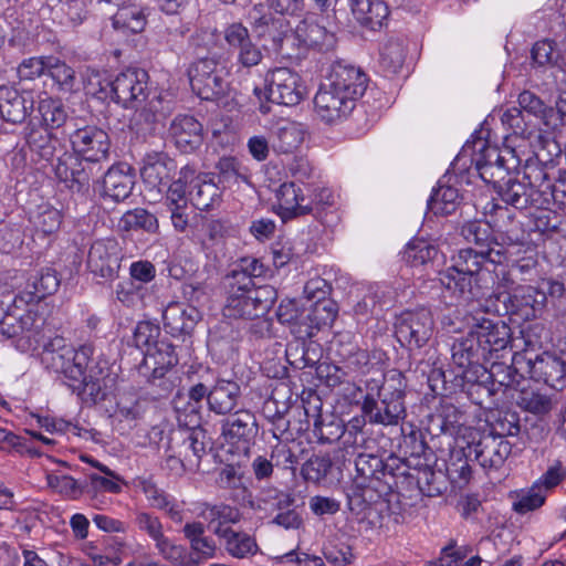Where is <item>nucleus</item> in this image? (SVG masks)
<instances>
[{
    "label": "nucleus",
    "mask_w": 566,
    "mask_h": 566,
    "mask_svg": "<svg viewBox=\"0 0 566 566\" xmlns=\"http://www.w3.org/2000/svg\"><path fill=\"white\" fill-rule=\"evenodd\" d=\"M223 40L234 51L237 64L244 69L259 65L263 60L261 48L252 41L249 29L242 22L227 24L222 31Z\"/></svg>",
    "instance_id": "cd10ccee"
},
{
    "label": "nucleus",
    "mask_w": 566,
    "mask_h": 566,
    "mask_svg": "<svg viewBox=\"0 0 566 566\" xmlns=\"http://www.w3.org/2000/svg\"><path fill=\"white\" fill-rule=\"evenodd\" d=\"M277 321L290 327L297 339L312 338L308 310L300 308L295 300H283L276 311Z\"/></svg>",
    "instance_id": "a18cd8bd"
},
{
    "label": "nucleus",
    "mask_w": 566,
    "mask_h": 566,
    "mask_svg": "<svg viewBox=\"0 0 566 566\" xmlns=\"http://www.w3.org/2000/svg\"><path fill=\"white\" fill-rule=\"evenodd\" d=\"M484 209L485 214L490 216L493 227L503 233L511 243H520L525 240V234L521 230L513 210L506 206H501L495 200L488 202Z\"/></svg>",
    "instance_id": "de8ad7c7"
},
{
    "label": "nucleus",
    "mask_w": 566,
    "mask_h": 566,
    "mask_svg": "<svg viewBox=\"0 0 566 566\" xmlns=\"http://www.w3.org/2000/svg\"><path fill=\"white\" fill-rule=\"evenodd\" d=\"M34 106L30 91H19L14 86H0V117L10 124H21L31 114Z\"/></svg>",
    "instance_id": "58836bf2"
},
{
    "label": "nucleus",
    "mask_w": 566,
    "mask_h": 566,
    "mask_svg": "<svg viewBox=\"0 0 566 566\" xmlns=\"http://www.w3.org/2000/svg\"><path fill=\"white\" fill-rule=\"evenodd\" d=\"M222 188L214 178L198 179L189 190V200L193 207L201 211H209L220 206L222 201Z\"/></svg>",
    "instance_id": "864d4df0"
},
{
    "label": "nucleus",
    "mask_w": 566,
    "mask_h": 566,
    "mask_svg": "<svg viewBox=\"0 0 566 566\" xmlns=\"http://www.w3.org/2000/svg\"><path fill=\"white\" fill-rule=\"evenodd\" d=\"M168 132L176 148L184 154L196 151L203 143V126L193 115H176Z\"/></svg>",
    "instance_id": "e433bc0d"
},
{
    "label": "nucleus",
    "mask_w": 566,
    "mask_h": 566,
    "mask_svg": "<svg viewBox=\"0 0 566 566\" xmlns=\"http://www.w3.org/2000/svg\"><path fill=\"white\" fill-rule=\"evenodd\" d=\"M467 449L474 455V460L485 471L499 470L503 467L512 452V444L503 437L486 433H479L468 443Z\"/></svg>",
    "instance_id": "a878e982"
},
{
    "label": "nucleus",
    "mask_w": 566,
    "mask_h": 566,
    "mask_svg": "<svg viewBox=\"0 0 566 566\" xmlns=\"http://www.w3.org/2000/svg\"><path fill=\"white\" fill-rule=\"evenodd\" d=\"M52 12L63 25L77 27L86 18L85 0H59Z\"/></svg>",
    "instance_id": "69168bd1"
},
{
    "label": "nucleus",
    "mask_w": 566,
    "mask_h": 566,
    "mask_svg": "<svg viewBox=\"0 0 566 566\" xmlns=\"http://www.w3.org/2000/svg\"><path fill=\"white\" fill-rule=\"evenodd\" d=\"M525 369V355L515 353L510 365L501 361H493L491 367L484 366V373L480 374L488 379L490 385H494L495 394L509 390H517L521 385L526 382L522 370Z\"/></svg>",
    "instance_id": "473e14b6"
},
{
    "label": "nucleus",
    "mask_w": 566,
    "mask_h": 566,
    "mask_svg": "<svg viewBox=\"0 0 566 566\" xmlns=\"http://www.w3.org/2000/svg\"><path fill=\"white\" fill-rule=\"evenodd\" d=\"M303 132L293 122L277 125L273 133L272 147L281 154H290L302 145Z\"/></svg>",
    "instance_id": "e2e57ef3"
},
{
    "label": "nucleus",
    "mask_w": 566,
    "mask_h": 566,
    "mask_svg": "<svg viewBox=\"0 0 566 566\" xmlns=\"http://www.w3.org/2000/svg\"><path fill=\"white\" fill-rule=\"evenodd\" d=\"M464 256H467L464 262L460 259L459 261L465 272H461L457 277H448V282L442 285L457 301L469 303L484 297L492 289H494L492 294L510 293L509 291L513 289L515 281L511 271L504 265L506 261L504 250L500 262H492V258L483 262L482 254L471 252L465 253Z\"/></svg>",
    "instance_id": "20e7f679"
},
{
    "label": "nucleus",
    "mask_w": 566,
    "mask_h": 566,
    "mask_svg": "<svg viewBox=\"0 0 566 566\" xmlns=\"http://www.w3.org/2000/svg\"><path fill=\"white\" fill-rule=\"evenodd\" d=\"M467 321L490 359L497 357V353L506 349L512 342L511 327L503 321H493L480 313L469 315Z\"/></svg>",
    "instance_id": "5701e85b"
},
{
    "label": "nucleus",
    "mask_w": 566,
    "mask_h": 566,
    "mask_svg": "<svg viewBox=\"0 0 566 566\" xmlns=\"http://www.w3.org/2000/svg\"><path fill=\"white\" fill-rule=\"evenodd\" d=\"M266 270L254 256H242L232 264L221 279L224 317L254 321L269 314L277 300V291L270 284L255 283Z\"/></svg>",
    "instance_id": "f03ea898"
},
{
    "label": "nucleus",
    "mask_w": 566,
    "mask_h": 566,
    "mask_svg": "<svg viewBox=\"0 0 566 566\" xmlns=\"http://www.w3.org/2000/svg\"><path fill=\"white\" fill-rule=\"evenodd\" d=\"M460 234L467 242L473 243L476 249H460L452 255L451 265L440 273V282L442 285L448 282V277H457L461 275V272H465V269L460 263L459 259L464 262L467 258L464 255L468 252H471L472 254H482L484 256L483 262L490 258H492V262H500V259L502 258V251L504 249L499 244L497 239L493 233V226L491 222H483L481 220L468 221L461 227Z\"/></svg>",
    "instance_id": "9d476101"
},
{
    "label": "nucleus",
    "mask_w": 566,
    "mask_h": 566,
    "mask_svg": "<svg viewBox=\"0 0 566 566\" xmlns=\"http://www.w3.org/2000/svg\"><path fill=\"white\" fill-rule=\"evenodd\" d=\"M304 406V413L307 423L313 420V436L319 443H333L345 436V426L340 420L332 419L326 422L319 413L322 402L319 397L315 396L313 401H307Z\"/></svg>",
    "instance_id": "a19ab883"
},
{
    "label": "nucleus",
    "mask_w": 566,
    "mask_h": 566,
    "mask_svg": "<svg viewBox=\"0 0 566 566\" xmlns=\"http://www.w3.org/2000/svg\"><path fill=\"white\" fill-rule=\"evenodd\" d=\"M249 22L255 38L263 43L264 48L292 57L293 50H290L292 27L286 18L264 11L262 4H256L249 13Z\"/></svg>",
    "instance_id": "ddd939ff"
},
{
    "label": "nucleus",
    "mask_w": 566,
    "mask_h": 566,
    "mask_svg": "<svg viewBox=\"0 0 566 566\" xmlns=\"http://www.w3.org/2000/svg\"><path fill=\"white\" fill-rule=\"evenodd\" d=\"M334 35L316 22L301 21L292 30L290 50L292 57H302L310 49L326 51L332 45Z\"/></svg>",
    "instance_id": "72a5a7b5"
},
{
    "label": "nucleus",
    "mask_w": 566,
    "mask_h": 566,
    "mask_svg": "<svg viewBox=\"0 0 566 566\" xmlns=\"http://www.w3.org/2000/svg\"><path fill=\"white\" fill-rule=\"evenodd\" d=\"M450 376H453L452 385L449 387L451 391H454V394L464 392L474 405L482 407L486 399L496 395L494 385H490L480 373L476 374L478 377H470L469 374H455L452 370Z\"/></svg>",
    "instance_id": "37998d69"
},
{
    "label": "nucleus",
    "mask_w": 566,
    "mask_h": 566,
    "mask_svg": "<svg viewBox=\"0 0 566 566\" xmlns=\"http://www.w3.org/2000/svg\"><path fill=\"white\" fill-rule=\"evenodd\" d=\"M434 321L427 307L406 310L396 317L395 335L409 352L422 348L433 335Z\"/></svg>",
    "instance_id": "2eb2a0df"
},
{
    "label": "nucleus",
    "mask_w": 566,
    "mask_h": 566,
    "mask_svg": "<svg viewBox=\"0 0 566 566\" xmlns=\"http://www.w3.org/2000/svg\"><path fill=\"white\" fill-rule=\"evenodd\" d=\"M553 146L556 150L554 158L551 157L552 150L545 154L544 149H541L527 158L523 167L524 182L527 187L533 188V192L541 195L545 206H547L548 197H553V192L548 190L559 169L557 166L564 157L555 143H553Z\"/></svg>",
    "instance_id": "f3484780"
},
{
    "label": "nucleus",
    "mask_w": 566,
    "mask_h": 566,
    "mask_svg": "<svg viewBox=\"0 0 566 566\" xmlns=\"http://www.w3.org/2000/svg\"><path fill=\"white\" fill-rule=\"evenodd\" d=\"M258 432L256 417L248 409L235 410L221 422L224 441L239 454L247 455L250 452Z\"/></svg>",
    "instance_id": "aec40b11"
},
{
    "label": "nucleus",
    "mask_w": 566,
    "mask_h": 566,
    "mask_svg": "<svg viewBox=\"0 0 566 566\" xmlns=\"http://www.w3.org/2000/svg\"><path fill=\"white\" fill-rule=\"evenodd\" d=\"M306 193L294 182H283L275 192L276 213L283 222L305 216H312L321 223L326 222V210L334 206L333 191L327 187H321L318 180Z\"/></svg>",
    "instance_id": "423d86ee"
},
{
    "label": "nucleus",
    "mask_w": 566,
    "mask_h": 566,
    "mask_svg": "<svg viewBox=\"0 0 566 566\" xmlns=\"http://www.w3.org/2000/svg\"><path fill=\"white\" fill-rule=\"evenodd\" d=\"M407 472L401 476V492L417 488L423 495L432 497L441 495L447 490L446 475L441 471H434L424 460L412 463L405 460Z\"/></svg>",
    "instance_id": "393cba45"
},
{
    "label": "nucleus",
    "mask_w": 566,
    "mask_h": 566,
    "mask_svg": "<svg viewBox=\"0 0 566 566\" xmlns=\"http://www.w3.org/2000/svg\"><path fill=\"white\" fill-rule=\"evenodd\" d=\"M210 387L203 382H197L188 389V405L184 412L178 413V422L184 426H196L200 423V410L203 400L209 405Z\"/></svg>",
    "instance_id": "052dcab7"
},
{
    "label": "nucleus",
    "mask_w": 566,
    "mask_h": 566,
    "mask_svg": "<svg viewBox=\"0 0 566 566\" xmlns=\"http://www.w3.org/2000/svg\"><path fill=\"white\" fill-rule=\"evenodd\" d=\"M178 364V355L175 346L166 339H161L156 346L144 352V359L138 367V373L175 369Z\"/></svg>",
    "instance_id": "3c124183"
},
{
    "label": "nucleus",
    "mask_w": 566,
    "mask_h": 566,
    "mask_svg": "<svg viewBox=\"0 0 566 566\" xmlns=\"http://www.w3.org/2000/svg\"><path fill=\"white\" fill-rule=\"evenodd\" d=\"M546 296L533 286H518L512 293L496 292L486 300V312L509 316L514 323H524L537 317Z\"/></svg>",
    "instance_id": "9b49d317"
},
{
    "label": "nucleus",
    "mask_w": 566,
    "mask_h": 566,
    "mask_svg": "<svg viewBox=\"0 0 566 566\" xmlns=\"http://www.w3.org/2000/svg\"><path fill=\"white\" fill-rule=\"evenodd\" d=\"M461 416L462 413L457 407L453 405H447L442 406V411L440 413L431 415L429 417L426 432L431 436V442L433 446H430L427 442L426 433L421 428L417 427L412 422H402V447L405 448V453L409 454V458L401 459L411 460L412 463H416L418 459L421 460V458L428 461V451L432 454V448H437L434 440L439 438L440 434L447 436V438L451 440L454 424L459 423Z\"/></svg>",
    "instance_id": "1a4fd4ad"
},
{
    "label": "nucleus",
    "mask_w": 566,
    "mask_h": 566,
    "mask_svg": "<svg viewBox=\"0 0 566 566\" xmlns=\"http://www.w3.org/2000/svg\"><path fill=\"white\" fill-rule=\"evenodd\" d=\"M490 431L488 433L499 437H516L521 432V419L518 412L511 409L492 410L486 419Z\"/></svg>",
    "instance_id": "680f3d73"
},
{
    "label": "nucleus",
    "mask_w": 566,
    "mask_h": 566,
    "mask_svg": "<svg viewBox=\"0 0 566 566\" xmlns=\"http://www.w3.org/2000/svg\"><path fill=\"white\" fill-rule=\"evenodd\" d=\"M525 370L535 381H543L555 390L566 387V361L556 354L544 352L535 358L525 356Z\"/></svg>",
    "instance_id": "c756f323"
},
{
    "label": "nucleus",
    "mask_w": 566,
    "mask_h": 566,
    "mask_svg": "<svg viewBox=\"0 0 566 566\" xmlns=\"http://www.w3.org/2000/svg\"><path fill=\"white\" fill-rule=\"evenodd\" d=\"M352 12L355 20L370 31L380 30L389 15L388 6L382 0H353Z\"/></svg>",
    "instance_id": "09e8293b"
},
{
    "label": "nucleus",
    "mask_w": 566,
    "mask_h": 566,
    "mask_svg": "<svg viewBox=\"0 0 566 566\" xmlns=\"http://www.w3.org/2000/svg\"><path fill=\"white\" fill-rule=\"evenodd\" d=\"M201 319L198 308L186 302H170L163 311V324L172 337L191 335Z\"/></svg>",
    "instance_id": "4c0bfd02"
},
{
    "label": "nucleus",
    "mask_w": 566,
    "mask_h": 566,
    "mask_svg": "<svg viewBox=\"0 0 566 566\" xmlns=\"http://www.w3.org/2000/svg\"><path fill=\"white\" fill-rule=\"evenodd\" d=\"M118 228L123 232H143L148 235L159 234V221L155 213L145 208L127 210L119 219Z\"/></svg>",
    "instance_id": "6e6d98bb"
},
{
    "label": "nucleus",
    "mask_w": 566,
    "mask_h": 566,
    "mask_svg": "<svg viewBox=\"0 0 566 566\" xmlns=\"http://www.w3.org/2000/svg\"><path fill=\"white\" fill-rule=\"evenodd\" d=\"M516 391V405L524 411L536 416H545L553 409L552 396L533 386L527 379Z\"/></svg>",
    "instance_id": "603ef678"
},
{
    "label": "nucleus",
    "mask_w": 566,
    "mask_h": 566,
    "mask_svg": "<svg viewBox=\"0 0 566 566\" xmlns=\"http://www.w3.org/2000/svg\"><path fill=\"white\" fill-rule=\"evenodd\" d=\"M472 453L467 447L452 448L446 465V475L451 484L462 489L467 486L472 478L470 459Z\"/></svg>",
    "instance_id": "5fc2aeb1"
},
{
    "label": "nucleus",
    "mask_w": 566,
    "mask_h": 566,
    "mask_svg": "<svg viewBox=\"0 0 566 566\" xmlns=\"http://www.w3.org/2000/svg\"><path fill=\"white\" fill-rule=\"evenodd\" d=\"M483 134V128L475 130L462 147V155H469L481 179L485 184H491L509 175L511 167L506 165V159L499 147L491 144L490 132L488 130L485 136Z\"/></svg>",
    "instance_id": "f8f14e48"
},
{
    "label": "nucleus",
    "mask_w": 566,
    "mask_h": 566,
    "mask_svg": "<svg viewBox=\"0 0 566 566\" xmlns=\"http://www.w3.org/2000/svg\"><path fill=\"white\" fill-rule=\"evenodd\" d=\"M460 200L457 188L439 182L428 199L427 208L434 216H450L458 209Z\"/></svg>",
    "instance_id": "bf43d9fd"
},
{
    "label": "nucleus",
    "mask_w": 566,
    "mask_h": 566,
    "mask_svg": "<svg viewBox=\"0 0 566 566\" xmlns=\"http://www.w3.org/2000/svg\"><path fill=\"white\" fill-rule=\"evenodd\" d=\"M241 398L240 385L231 379L218 378L210 387L209 410L219 416L233 412Z\"/></svg>",
    "instance_id": "c03bdc74"
},
{
    "label": "nucleus",
    "mask_w": 566,
    "mask_h": 566,
    "mask_svg": "<svg viewBox=\"0 0 566 566\" xmlns=\"http://www.w3.org/2000/svg\"><path fill=\"white\" fill-rule=\"evenodd\" d=\"M38 109L44 124L43 127H48L49 130L57 129L66 123L67 112L59 98L41 99Z\"/></svg>",
    "instance_id": "774afa93"
},
{
    "label": "nucleus",
    "mask_w": 566,
    "mask_h": 566,
    "mask_svg": "<svg viewBox=\"0 0 566 566\" xmlns=\"http://www.w3.org/2000/svg\"><path fill=\"white\" fill-rule=\"evenodd\" d=\"M479 337L470 329L467 335L454 339L451 346L452 370L455 374H469L470 377L484 373V366L490 363Z\"/></svg>",
    "instance_id": "412c9836"
},
{
    "label": "nucleus",
    "mask_w": 566,
    "mask_h": 566,
    "mask_svg": "<svg viewBox=\"0 0 566 566\" xmlns=\"http://www.w3.org/2000/svg\"><path fill=\"white\" fill-rule=\"evenodd\" d=\"M135 175L129 165L117 163L112 165L103 175L99 195L104 200L113 202L125 201L134 189Z\"/></svg>",
    "instance_id": "c9c22d12"
},
{
    "label": "nucleus",
    "mask_w": 566,
    "mask_h": 566,
    "mask_svg": "<svg viewBox=\"0 0 566 566\" xmlns=\"http://www.w3.org/2000/svg\"><path fill=\"white\" fill-rule=\"evenodd\" d=\"M177 163L165 151H147L142 158L140 177L151 189L163 191L177 174Z\"/></svg>",
    "instance_id": "2f4dec72"
},
{
    "label": "nucleus",
    "mask_w": 566,
    "mask_h": 566,
    "mask_svg": "<svg viewBox=\"0 0 566 566\" xmlns=\"http://www.w3.org/2000/svg\"><path fill=\"white\" fill-rule=\"evenodd\" d=\"M102 169L87 163L70 150H64L57 156L54 166L56 179L72 193L87 197L91 189V181L99 175Z\"/></svg>",
    "instance_id": "dca6fc26"
},
{
    "label": "nucleus",
    "mask_w": 566,
    "mask_h": 566,
    "mask_svg": "<svg viewBox=\"0 0 566 566\" xmlns=\"http://www.w3.org/2000/svg\"><path fill=\"white\" fill-rule=\"evenodd\" d=\"M356 475L347 488L346 497L349 510L363 514L380 499L401 493V476L408 465L400 457L358 451L353 447Z\"/></svg>",
    "instance_id": "7ed1b4c3"
},
{
    "label": "nucleus",
    "mask_w": 566,
    "mask_h": 566,
    "mask_svg": "<svg viewBox=\"0 0 566 566\" xmlns=\"http://www.w3.org/2000/svg\"><path fill=\"white\" fill-rule=\"evenodd\" d=\"M120 261V249L115 239L96 240L88 251L87 268L95 276L113 281L118 276Z\"/></svg>",
    "instance_id": "c85d7f7f"
},
{
    "label": "nucleus",
    "mask_w": 566,
    "mask_h": 566,
    "mask_svg": "<svg viewBox=\"0 0 566 566\" xmlns=\"http://www.w3.org/2000/svg\"><path fill=\"white\" fill-rule=\"evenodd\" d=\"M85 90L87 96L104 104L113 102L125 109L140 107L151 94L149 75L138 67H128L114 77L91 78Z\"/></svg>",
    "instance_id": "39448f33"
},
{
    "label": "nucleus",
    "mask_w": 566,
    "mask_h": 566,
    "mask_svg": "<svg viewBox=\"0 0 566 566\" xmlns=\"http://www.w3.org/2000/svg\"><path fill=\"white\" fill-rule=\"evenodd\" d=\"M361 416L373 426H397L405 419L406 392L400 387L386 385L382 379H368L365 384Z\"/></svg>",
    "instance_id": "0eeeda50"
},
{
    "label": "nucleus",
    "mask_w": 566,
    "mask_h": 566,
    "mask_svg": "<svg viewBox=\"0 0 566 566\" xmlns=\"http://www.w3.org/2000/svg\"><path fill=\"white\" fill-rule=\"evenodd\" d=\"M356 104V102L338 92L328 83L321 84L314 97L316 115L329 125L346 119L355 111Z\"/></svg>",
    "instance_id": "bb28decb"
},
{
    "label": "nucleus",
    "mask_w": 566,
    "mask_h": 566,
    "mask_svg": "<svg viewBox=\"0 0 566 566\" xmlns=\"http://www.w3.org/2000/svg\"><path fill=\"white\" fill-rule=\"evenodd\" d=\"M27 145L38 159L52 161L62 151L66 150L62 140L49 130L48 127L32 126L25 135Z\"/></svg>",
    "instance_id": "79ce46f5"
},
{
    "label": "nucleus",
    "mask_w": 566,
    "mask_h": 566,
    "mask_svg": "<svg viewBox=\"0 0 566 566\" xmlns=\"http://www.w3.org/2000/svg\"><path fill=\"white\" fill-rule=\"evenodd\" d=\"M69 139L71 153L103 170L111 154V138L105 129L96 125H85L71 133Z\"/></svg>",
    "instance_id": "a211bd4d"
},
{
    "label": "nucleus",
    "mask_w": 566,
    "mask_h": 566,
    "mask_svg": "<svg viewBox=\"0 0 566 566\" xmlns=\"http://www.w3.org/2000/svg\"><path fill=\"white\" fill-rule=\"evenodd\" d=\"M227 60L218 52L198 56L187 67L192 92L202 101L222 103L230 92Z\"/></svg>",
    "instance_id": "6e6552de"
},
{
    "label": "nucleus",
    "mask_w": 566,
    "mask_h": 566,
    "mask_svg": "<svg viewBox=\"0 0 566 566\" xmlns=\"http://www.w3.org/2000/svg\"><path fill=\"white\" fill-rule=\"evenodd\" d=\"M287 170L295 186L302 185L304 191H310L319 180V174L308 158L295 156L287 165Z\"/></svg>",
    "instance_id": "0e129e2a"
},
{
    "label": "nucleus",
    "mask_w": 566,
    "mask_h": 566,
    "mask_svg": "<svg viewBox=\"0 0 566 566\" xmlns=\"http://www.w3.org/2000/svg\"><path fill=\"white\" fill-rule=\"evenodd\" d=\"M46 74L64 93H72L76 86V75L72 66L54 56H48Z\"/></svg>",
    "instance_id": "338daca9"
},
{
    "label": "nucleus",
    "mask_w": 566,
    "mask_h": 566,
    "mask_svg": "<svg viewBox=\"0 0 566 566\" xmlns=\"http://www.w3.org/2000/svg\"><path fill=\"white\" fill-rule=\"evenodd\" d=\"M265 81L266 99L279 105L295 106L307 94L302 77L289 67L274 69Z\"/></svg>",
    "instance_id": "6ab92c4d"
},
{
    "label": "nucleus",
    "mask_w": 566,
    "mask_h": 566,
    "mask_svg": "<svg viewBox=\"0 0 566 566\" xmlns=\"http://www.w3.org/2000/svg\"><path fill=\"white\" fill-rule=\"evenodd\" d=\"M132 524L138 533L154 542L158 554L166 560L181 566H191L193 564L188 549L184 545L175 544L166 536L164 523L155 512L135 510L132 514Z\"/></svg>",
    "instance_id": "4468645a"
},
{
    "label": "nucleus",
    "mask_w": 566,
    "mask_h": 566,
    "mask_svg": "<svg viewBox=\"0 0 566 566\" xmlns=\"http://www.w3.org/2000/svg\"><path fill=\"white\" fill-rule=\"evenodd\" d=\"M500 199L506 205L518 210L527 208H543L544 201L541 195L533 192V188L524 181L509 175H504L500 181L491 182Z\"/></svg>",
    "instance_id": "f704fd0d"
},
{
    "label": "nucleus",
    "mask_w": 566,
    "mask_h": 566,
    "mask_svg": "<svg viewBox=\"0 0 566 566\" xmlns=\"http://www.w3.org/2000/svg\"><path fill=\"white\" fill-rule=\"evenodd\" d=\"M408 54L407 41L400 36L389 38L379 52V67L386 76L399 74Z\"/></svg>",
    "instance_id": "8fccbe9b"
},
{
    "label": "nucleus",
    "mask_w": 566,
    "mask_h": 566,
    "mask_svg": "<svg viewBox=\"0 0 566 566\" xmlns=\"http://www.w3.org/2000/svg\"><path fill=\"white\" fill-rule=\"evenodd\" d=\"M201 233L198 237V243L207 256L223 247L226 240L235 232L232 223L228 219L206 218L201 223Z\"/></svg>",
    "instance_id": "49530a36"
},
{
    "label": "nucleus",
    "mask_w": 566,
    "mask_h": 566,
    "mask_svg": "<svg viewBox=\"0 0 566 566\" xmlns=\"http://www.w3.org/2000/svg\"><path fill=\"white\" fill-rule=\"evenodd\" d=\"M92 342L77 348L55 337L44 345L42 363L56 374L69 388L85 403L96 405L107 399L111 381L107 369L94 357Z\"/></svg>",
    "instance_id": "f257e3e1"
},
{
    "label": "nucleus",
    "mask_w": 566,
    "mask_h": 566,
    "mask_svg": "<svg viewBox=\"0 0 566 566\" xmlns=\"http://www.w3.org/2000/svg\"><path fill=\"white\" fill-rule=\"evenodd\" d=\"M132 484L145 495L151 509L163 512L175 524L184 522V502H179L172 494L160 488L154 474L138 475L133 479Z\"/></svg>",
    "instance_id": "b1692460"
},
{
    "label": "nucleus",
    "mask_w": 566,
    "mask_h": 566,
    "mask_svg": "<svg viewBox=\"0 0 566 566\" xmlns=\"http://www.w3.org/2000/svg\"><path fill=\"white\" fill-rule=\"evenodd\" d=\"M186 427V430H178L171 434L169 450L186 458L190 471L196 472L207 450L211 449L212 442L200 423Z\"/></svg>",
    "instance_id": "4be33fe9"
},
{
    "label": "nucleus",
    "mask_w": 566,
    "mask_h": 566,
    "mask_svg": "<svg viewBox=\"0 0 566 566\" xmlns=\"http://www.w3.org/2000/svg\"><path fill=\"white\" fill-rule=\"evenodd\" d=\"M327 83L357 103L368 87L369 77L361 67L336 61L332 64Z\"/></svg>",
    "instance_id": "7c9ffc66"
},
{
    "label": "nucleus",
    "mask_w": 566,
    "mask_h": 566,
    "mask_svg": "<svg viewBox=\"0 0 566 566\" xmlns=\"http://www.w3.org/2000/svg\"><path fill=\"white\" fill-rule=\"evenodd\" d=\"M333 468L334 462L331 454L319 451L313 453L302 464L301 476L307 483L325 485L333 472Z\"/></svg>",
    "instance_id": "13d9d810"
},
{
    "label": "nucleus",
    "mask_w": 566,
    "mask_h": 566,
    "mask_svg": "<svg viewBox=\"0 0 566 566\" xmlns=\"http://www.w3.org/2000/svg\"><path fill=\"white\" fill-rule=\"evenodd\" d=\"M60 284L61 276L59 272L52 266H43L30 275L27 289L32 301H41L49 295H53Z\"/></svg>",
    "instance_id": "4d7b16f0"
},
{
    "label": "nucleus",
    "mask_w": 566,
    "mask_h": 566,
    "mask_svg": "<svg viewBox=\"0 0 566 566\" xmlns=\"http://www.w3.org/2000/svg\"><path fill=\"white\" fill-rule=\"evenodd\" d=\"M213 533L221 541L224 551L233 558H251L260 552L255 537L247 532L214 526Z\"/></svg>",
    "instance_id": "ea45409f"
}]
</instances>
